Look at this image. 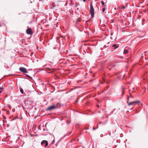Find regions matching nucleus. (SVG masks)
Listing matches in <instances>:
<instances>
[{
    "mask_svg": "<svg viewBox=\"0 0 148 148\" xmlns=\"http://www.w3.org/2000/svg\"><path fill=\"white\" fill-rule=\"evenodd\" d=\"M94 10L93 7L92 2L91 3L90 8V13L91 15L92 18H93L94 16Z\"/></svg>",
    "mask_w": 148,
    "mask_h": 148,
    "instance_id": "f257e3e1",
    "label": "nucleus"
},
{
    "mask_svg": "<svg viewBox=\"0 0 148 148\" xmlns=\"http://www.w3.org/2000/svg\"><path fill=\"white\" fill-rule=\"evenodd\" d=\"M129 97L127 98V103L128 104V105L129 106L131 105H133L134 104H137L140 103L139 101H134L132 102H129Z\"/></svg>",
    "mask_w": 148,
    "mask_h": 148,
    "instance_id": "f03ea898",
    "label": "nucleus"
},
{
    "mask_svg": "<svg viewBox=\"0 0 148 148\" xmlns=\"http://www.w3.org/2000/svg\"><path fill=\"white\" fill-rule=\"evenodd\" d=\"M26 32L27 34L29 35H31L33 34L32 29L30 28H28L27 29Z\"/></svg>",
    "mask_w": 148,
    "mask_h": 148,
    "instance_id": "7ed1b4c3",
    "label": "nucleus"
},
{
    "mask_svg": "<svg viewBox=\"0 0 148 148\" xmlns=\"http://www.w3.org/2000/svg\"><path fill=\"white\" fill-rule=\"evenodd\" d=\"M20 71L23 73H27V69L23 67H21L19 69Z\"/></svg>",
    "mask_w": 148,
    "mask_h": 148,
    "instance_id": "20e7f679",
    "label": "nucleus"
},
{
    "mask_svg": "<svg viewBox=\"0 0 148 148\" xmlns=\"http://www.w3.org/2000/svg\"><path fill=\"white\" fill-rule=\"evenodd\" d=\"M25 103L27 105H31L32 103V102L31 101V100L30 99H27L25 100Z\"/></svg>",
    "mask_w": 148,
    "mask_h": 148,
    "instance_id": "39448f33",
    "label": "nucleus"
},
{
    "mask_svg": "<svg viewBox=\"0 0 148 148\" xmlns=\"http://www.w3.org/2000/svg\"><path fill=\"white\" fill-rule=\"evenodd\" d=\"M56 106L55 105H53L49 107L47 109V110H52L54 109H55Z\"/></svg>",
    "mask_w": 148,
    "mask_h": 148,
    "instance_id": "423d86ee",
    "label": "nucleus"
},
{
    "mask_svg": "<svg viewBox=\"0 0 148 148\" xmlns=\"http://www.w3.org/2000/svg\"><path fill=\"white\" fill-rule=\"evenodd\" d=\"M45 143V147H47L48 145V143L47 140H43L41 143V145H43L44 143Z\"/></svg>",
    "mask_w": 148,
    "mask_h": 148,
    "instance_id": "0eeeda50",
    "label": "nucleus"
},
{
    "mask_svg": "<svg viewBox=\"0 0 148 148\" xmlns=\"http://www.w3.org/2000/svg\"><path fill=\"white\" fill-rule=\"evenodd\" d=\"M128 51L127 50L125 49L123 51V53L125 54H126L128 53Z\"/></svg>",
    "mask_w": 148,
    "mask_h": 148,
    "instance_id": "6e6552de",
    "label": "nucleus"
},
{
    "mask_svg": "<svg viewBox=\"0 0 148 148\" xmlns=\"http://www.w3.org/2000/svg\"><path fill=\"white\" fill-rule=\"evenodd\" d=\"M112 47L114 48V49H116L118 47V46L116 44H114L113 45Z\"/></svg>",
    "mask_w": 148,
    "mask_h": 148,
    "instance_id": "1a4fd4ad",
    "label": "nucleus"
},
{
    "mask_svg": "<svg viewBox=\"0 0 148 148\" xmlns=\"http://www.w3.org/2000/svg\"><path fill=\"white\" fill-rule=\"evenodd\" d=\"M81 20V19L80 18H78L77 19V22H79Z\"/></svg>",
    "mask_w": 148,
    "mask_h": 148,
    "instance_id": "9d476101",
    "label": "nucleus"
},
{
    "mask_svg": "<svg viewBox=\"0 0 148 148\" xmlns=\"http://www.w3.org/2000/svg\"><path fill=\"white\" fill-rule=\"evenodd\" d=\"M20 91L23 94V90L22 88H20Z\"/></svg>",
    "mask_w": 148,
    "mask_h": 148,
    "instance_id": "9b49d317",
    "label": "nucleus"
},
{
    "mask_svg": "<svg viewBox=\"0 0 148 148\" xmlns=\"http://www.w3.org/2000/svg\"><path fill=\"white\" fill-rule=\"evenodd\" d=\"M101 4L102 5H104V3L103 1H101Z\"/></svg>",
    "mask_w": 148,
    "mask_h": 148,
    "instance_id": "f8f14e48",
    "label": "nucleus"
},
{
    "mask_svg": "<svg viewBox=\"0 0 148 148\" xmlns=\"http://www.w3.org/2000/svg\"><path fill=\"white\" fill-rule=\"evenodd\" d=\"M102 11L103 12H104L105 11V8H103L102 9Z\"/></svg>",
    "mask_w": 148,
    "mask_h": 148,
    "instance_id": "ddd939ff",
    "label": "nucleus"
},
{
    "mask_svg": "<svg viewBox=\"0 0 148 148\" xmlns=\"http://www.w3.org/2000/svg\"><path fill=\"white\" fill-rule=\"evenodd\" d=\"M130 97L131 98H133V97L131 94H130Z\"/></svg>",
    "mask_w": 148,
    "mask_h": 148,
    "instance_id": "4468645a",
    "label": "nucleus"
},
{
    "mask_svg": "<svg viewBox=\"0 0 148 148\" xmlns=\"http://www.w3.org/2000/svg\"><path fill=\"white\" fill-rule=\"evenodd\" d=\"M3 87H0V89H1L2 90L3 89Z\"/></svg>",
    "mask_w": 148,
    "mask_h": 148,
    "instance_id": "2eb2a0df",
    "label": "nucleus"
},
{
    "mask_svg": "<svg viewBox=\"0 0 148 148\" xmlns=\"http://www.w3.org/2000/svg\"><path fill=\"white\" fill-rule=\"evenodd\" d=\"M79 3L77 4H76V5H75V7H77V5H78Z\"/></svg>",
    "mask_w": 148,
    "mask_h": 148,
    "instance_id": "dca6fc26",
    "label": "nucleus"
},
{
    "mask_svg": "<svg viewBox=\"0 0 148 148\" xmlns=\"http://www.w3.org/2000/svg\"><path fill=\"white\" fill-rule=\"evenodd\" d=\"M125 8V7L124 6H123L122 7V8H123V9H124Z\"/></svg>",
    "mask_w": 148,
    "mask_h": 148,
    "instance_id": "f3484780",
    "label": "nucleus"
},
{
    "mask_svg": "<svg viewBox=\"0 0 148 148\" xmlns=\"http://www.w3.org/2000/svg\"><path fill=\"white\" fill-rule=\"evenodd\" d=\"M93 130H95V128L94 127H93Z\"/></svg>",
    "mask_w": 148,
    "mask_h": 148,
    "instance_id": "a211bd4d",
    "label": "nucleus"
},
{
    "mask_svg": "<svg viewBox=\"0 0 148 148\" xmlns=\"http://www.w3.org/2000/svg\"><path fill=\"white\" fill-rule=\"evenodd\" d=\"M2 92V90H0V93H1Z\"/></svg>",
    "mask_w": 148,
    "mask_h": 148,
    "instance_id": "6ab92c4d",
    "label": "nucleus"
},
{
    "mask_svg": "<svg viewBox=\"0 0 148 148\" xmlns=\"http://www.w3.org/2000/svg\"><path fill=\"white\" fill-rule=\"evenodd\" d=\"M84 2H85L86 1V0H83Z\"/></svg>",
    "mask_w": 148,
    "mask_h": 148,
    "instance_id": "aec40b11",
    "label": "nucleus"
},
{
    "mask_svg": "<svg viewBox=\"0 0 148 148\" xmlns=\"http://www.w3.org/2000/svg\"><path fill=\"white\" fill-rule=\"evenodd\" d=\"M77 10H79V8H77Z\"/></svg>",
    "mask_w": 148,
    "mask_h": 148,
    "instance_id": "412c9836",
    "label": "nucleus"
},
{
    "mask_svg": "<svg viewBox=\"0 0 148 148\" xmlns=\"http://www.w3.org/2000/svg\"><path fill=\"white\" fill-rule=\"evenodd\" d=\"M97 107H99V106H98V105H97Z\"/></svg>",
    "mask_w": 148,
    "mask_h": 148,
    "instance_id": "4be33fe9",
    "label": "nucleus"
},
{
    "mask_svg": "<svg viewBox=\"0 0 148 148\" xmlns=\"http://www.w3.org/2000/svg\"><path fill=\"white\" fill-rule=\"evenodd\" d=\"M102 123V122H100L99 123V124H101V123Z\"/></svg>",
    "mask_w": 148,
    "mask_h": 148,
    "instance_id": "5701e85b",
    "label": "nucleus"
},
{
    "mask_svg": "<svg viewBox=\"0 0 148 148\" xmlns=\"http://www.w3.org/2000/svg\"><path fill=\"white\" fill-rule=\"evenodd\" d=\"M122 93H123V94H124V92H123V91L122 92Z\"/></svg>",
    "mask_w": 148,
    "mask_h": 148,
    "instance_id": "b1692460",
    "label": "nucleus"
},
{
    "mask_svg": "<svg viewBox=\"0 0 148 148\" xmlns=\"http://www.w3.org/2000/svg\"><path fill=\"white\" fill-rule=\"evenodd\" d=\"M105 25H104L103 26L105 27Z\"/></svg>",
    "mask_w": 148,
    "mask_h": 148,
    "instance_id": "393cba45",
    "label": "nucleus"
},
{
    "mask_svg": "<svg viewBox=\"0 0 148 148\" xmlns=\"http://www.w3.org/2000/svg\"><path fill=\"white\" fill-rule=\"evenodd\" d=\"M99 112L100 113V111H99Z\"/></svg>",
    "mask_w": 148,
    "mask_h": 148,
    "instance_id": "a878e982",
    "label": "nucleus"
},
{
    "mask_svg": "<svg viewBox=\"0 0 148 148\" xmlns=\"http://www.w3.org/2000/svg\"><path fill=\"white\" fill-rule=\"evenodd\" d=\"M72 2V0H71V2Z\"/></svg>",
    "mask_w": 148,
    "mask_h": 148,
    "instance_id": "bb28decb",
    "label": "nucleus"
}]
</instances>
